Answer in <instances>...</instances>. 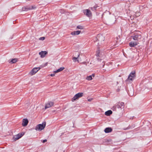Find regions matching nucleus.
<instances>
[{
    "label": "nucleus",
    "mask_w": 152,
    "mask_h": 152,
    "mask_svg": "<svg viewBox=\"0 0 152 152\" xmlns=\"http://www.w3.org/2000/svg\"><path fill=\"white\" fill-rule=\"evenodd\" d=\"M18 61V59L16 58L12 59L10 60V61L9 62L10 63H15Z\"/></svg>",
    "instance_id": "17"
},
{
    "label": "nucleus",
    "mask_w": 152,
    "mask_h": 152,
    "mask_svg": "<svg viewBox=\"0 0 152 152\" xmlns=\"http://www.w3.org/2000/svg\"><path fill=\"white\" fill-rule=\"evenodd\" d=\"M133 39L135 40H138L139 39H140L141 38V35L140 34H135L134 36L132 37Z\"/></svg>",
    "instance_id": "7"
},
{
    "label": "nucleus",
    "mask_w": 152,
    "mask_h": 152,
    "mask_svg": "<svg viewBox=\"0 0 152 152\" xmlns=\"http://www.w3.org/2000/svg\"><path fill=\"white\" fill-rule=\"evenodd\" d=\"M40 69V68L39 67H34L29 72V74L31 76H32L35 74Z\"/></svg>",
    "instance_id": "3"
},
{
    "label": "nucleus",
    "mask_w": 152,
    "mask_h": 152,
    "mask_svg": "<svg viewBox=\"0 0 152 152\" xmlns=\"http://www.w3.org/2000/svg\"><path fill=\"white\" fill-rule=\"evenodd\" d=\"M112 113V111L111 110H109L106 111L105 113V115L109 116Z\"/></svg>",
    "instance_id": "18"
},
{
    "label": "nucleus",
    "mask_w": 152,
    "mask_h": 152,
    "mask_svg": "<svg viewBox=\"0 0 152 152\" xmlns=\"http://www.w3.org/2000/svg\"><path fill=\"white\" fill-rule=\"evenodd\" d=\"M34 8H35V7H32V8H31V9H34Z\"/></svg>",
    "instance_id": "27"
},
{
    "label": "nucleus",
    "mask_w": 152,
    "mask_h": 152,
    "mask_svg": "<svg viewBox=\"0 0 152 152\" xmlns=\"http://www.w3.org/2000/svg\"><path fill=\"white\" fill-rule=\"evenodd\" d=\"M46 141H47V140H44L42 142H43V143H44V142H46Z\"/></svg>",
    "instance_id": "26"
},
{
    "label": "nucleus",
    "mask_w": 152,
    "mask_h": 152,
    "mask_svg": "<svg viewBox=\"0 0 152 152\" xmlns=\"http://www.w3.org/2000/svg\"><path fill=\"white\" fill-rule=\"evenodd\" d=\"M80 54L78 55L77 57H74L73 58L72 60L74 61V62H75L76 61H78L77 60V58L79 57Z\"/></svg>",
    "instance_id": "20"
},
{
    "label": "nucleus",
    "mask_w": 152,
    "mask_h": 152,
    "mask_svg": "<svg viewBox=\"0 0 152 152\" xmlns=\"http://www.w3.org/2000/svg\"><path fill=\"white\" fill-rule=\"evenodd\" d=\"M84 29V26L82 25H78L76 27V29L83 30Z\"/></svg>",
    "instance_id": "19"
},
{
    "label": "nucleus",
    "mask_w": 152,
    "mask_h": 152,
    "mask_svg": "<svg viewBox=\"0 0 152 152\" xmlns=\"http://www.w3.org/2000/svg\"><path fill=\"white\" fill-rule=\"evenodd\" d=\"M24 135L23 133L18 134L14 136L12 138L13 141H15L21 138Z\"/></svg>",
    "instance_id": "4"
},
{
    "label": "nucleus",
    "mask_w": 152,
    "mask_h": 152,
    "mask_svg": "<svg viewBox=\"0 0 152 152\" xmlns=\"http://www.w3.org/2000/svg\"><path fill=\"white\" fill-rule=\"evenodd\" d=\"M97 38L98 40L101 42L104 41L105 39L104 37L102 34H99L98 35Z\"/></svg>",
    "instance_id": "8"
},
{
    "label": "nucleus",
    "mask_w": 152,
    "mask_h": 152,
    "mask_svg": "<svg viewBox=\"0 0 152 152\" xmlns=\"http://www.w3.org/2000/svg\"><path fill=\"white\" fill-rule=\"evenodd\" d=\"M46 124L45 122H43L42 124L37 125L35 127V129L37 131H41L45 128L46 126Z\"/></svg>",
    "instance_id": "1"
},
{
    "label": "nucleus",
    "mask_w": 152,
    "mask_h": 152,
    "mask_svg": "<svg viewBox=\"0 0 152 152\" xmlns=\"http://www.w3.org/2000/svg\"><path fill=\"white\" fill-rule=\"evenodd\" d=\"M151 42H152V41H151Z\"/></svg>",
    "instance_id": "28"
},
{
    "label": "nucleus",
    "mask_w": 152,
    "mask_h": 152,
    "mask_svg": "<svg viewBox=\"0 0 152 152\" xmlns=\"http://www.w3.org/2000/svg\"><path fill=\"white\" fill-rule=\"evenodd\" d=\"M53 102H48L45 105V109H46L47 108L51 107L53 106Z\"/></svg>",
    "instance_id": "9"
},
{
    "label": "nucleus",
    "mask_w": 152,
    "mask_h": 152,
    "mask_svg": "<svg viewBox=\"0 0 152 152\" xmlns=\"http://www.w3.org/2000/svg\"><path fill=\"white\" fill-rule=\"evenodd\" d=\"M48 63L46 62L44 64L41 65L40 66H41V67H45V66H47L48 65Z\"/></svg>",
    "instance_id": "21"
},
{
    "label": "nucleus",
    "mask_w": 152,
    "mask_h": 152,
    "mask_svg": "<svg viewBox=\"0 0 152 152\" xmlns=\"http://www.w3.org/2000/svg\"><path fill=\"white\" fill-rule=\"evenodd\" d=\"M100 53V51L98 50L96 52V55L97 56H99V54Z\"/></svg>",
    "instance_id": "22"
},
{
    "label": "nucleus",
    "mask_w": 152,
    "mask_h": 152,
    "mask_svg": "<svg viewBox=\"0 0 152 152\" xmlns=\"http://www.w3.org/2000/svg\"><path fill=\"white\" fill-rule=\"evenodd\" d=\"M135 72L133 71L129 75L128 79V80H132L135 76Z\"/></svg>",
    "instance_id": "5"
},
{
    "label": "nucleus",
    "mask_w": 152,
    "mask_h": 152,
    "mask_svg": "<svg viewBox=\"0 0 152 152\" xmlns=\"http://www.w3.org/2000/svg\"><path fill=\"white\" fill-rule=\"evenodd\" d=\"M84 14L87 17H91L92 16V14L91 11L88 10L86 9L84 10Z\"/></svg>",
    "instance_id": "6"
},
{
    "label": "nucleus",
    "mask_w": 152,
    "mask_h": 152,
    "mask_svg": "<svg viewBox=\"0 0 152 152\" xmlns=\"http://www.w3.org/2000/svg\"><path fill=\"white\" fill-rule=\"evenodd\" d=\"M95 77L94 74H92L91 75L87 76L86 79L88 80H91L93 79V77Z\"/></svg>",
    "instance_id": "13"
},
{
    "label": "nucleus",
    "mask_w": 152,
    "mask_h": 152,
    "mask_svg": "<svg viewBox=\"0 0 152 152\" xmlns=\"http://www.w3.org/2000/svg\"><path fill=\"white\" fill-rule=\"evenodd\" d=\"M92 100H93V99L92 98H90V99H88V101H89V102H91Z\"/></svg>",
    "instance_id": "24"
},
{
    "label": "nucleus",
    "mask_w": 152,
    "mask_h": 152,
    "mask_svg": "<svg viewBox=\"0 0 152 152\" xmlns=\"http://www.w3.org/2000/svg\"><path fill=\"white\" fill-rule=\"evenodd\" d=\"M81 31L77 30L72 32L70 34L72 35L75 36L79 35L81 33Z\"/></svg>",
    "instance_id": "10"
},
{
    "label": "nucleus",
    "mask_w": 152,
    "mask_h": 152,
    "mask_svg": "<svg viewBox=\"0 0 152 152\" xmlns=\"http://www.w3.org/2000/svg\"><path fill=\"white\" fill-rule=\"evenodd\" d=\"M64 69V67H61L60 68L58 69L57 70L54 71V72L55 73H56L59 72H60L62 70H63Z\"/></svg>",
    "instance_id": "15"
},
{
    "label": "nucleus",
    "mask_w": 152,
    "mask_h": 152,
    "mask_svg": "<svg viewBox=\"0 0 152 152\" xmlns=\"http://www.w3.org/2000/svg\"><path fill=\"white\" fill-rule=\"evenodd\" d=\"M28 122V120L27 119L24 118L23 120L22 125L23 126H26Z\"/></svg>",
    "instance_id": "12"
},
{
    "label": "nucleus",
    "mask_w": 152,
    "mask_h": 152,
    "mask_svg": "<svg viewBox=\"0 0 152 152\" xmlns=\"http://www.w3.org/2000/svg\"><path fill=\"white\" fill-rule=\"evenodd\" d=\"M55 75V74H50V76L52 77L54 76Z\"/></svg>",
    "instance_id": "25"
},
{
    "label": "nucleus",
    "mask_w": 152,
    "mask_h": 152,
    "mask_svg": "<svg viewBox=\"0 0 152 152\" xmlns=\"http://www.w3.org/2000/svg\"><path fill=\"white\" fill-rule=\"evenodd\" d=\"M138 44V43L137 42H131L129 43V45L130 47H134L137 45Z\"/></svg>",
    "instance_id": "14"
},
{
    "label": "nucleus",
    "mask_w": 152,
    "mask_h": 152,
    "mask_svg": "<svg viewBox=\"0 0 152 152\" xmlns=\"http://www.w3.org/2000/svg\"><path fill=\"white\" fill-rule=\"evenodd\" d=\"M83 93H79L76 94L72 98V101L73 102L78 100L79 98L83 96Z\"/></svg>",
    "instance_id": "2"
},
{
    "label": "nucleus",
    "mask_w": 152,
    "mask_h": 152,
    "mask_svg": "<svg viewBox=\"0 0 152 152\" xmlns=\"http://www.w3.org/2000/svg\"><path fill=\"white\" fill-rule=\"evenodd\" d=\"M112 129L110 128H107L104 130V132L106 133H108L112 132Z\"/></svg>",
    "instance_id": "16"
},
{
    "label": "nucleus",
    "mask_w": 152,
    "mask_h": 152,
    "mask_svg": "<svg viewBox=\"0 0 152 152\" xmlns=\"http://www.w3.org/2000/svg\"><path fill=\"white\" fill-rule=\"evenodd\" d=\"M47 54L48 52L46 51H42L39 53V54L41 58H44Z\"/></svg>",
    "instance_id": "11"
},
{
    "label": "nucleus",
    "mask_w": 152,
    "mask_h": 152,
    "mask_svg": "<svg viewBox=\"0 0 152 152\" xmlns=\"http://www.w3.org/2000/svg\"><path fill=\"white\" fill-rule=\"evenodd\" d=\"M39 39L40 40H43L45 39V37H40V38H39Z\"/></svg>",
    "instance_id": "23"
}]
</instances>
